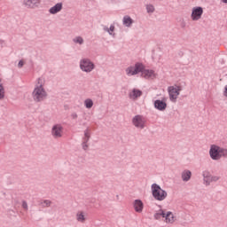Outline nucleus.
<instances>
[{"label": "nucleus", "instance_id": "f257e3e1", "mask_svg": "<svg viewBox=\"0 0 227 227\" xmlns=\"http://www.w3.org/2000/svg\"><path fill=\"white\" fill-rule=\"evenodd\" d=\"M128 75H134L142 73V76L145 79H154L157 75L154 70L145 69V67L141 63H137L135 67H129L126 70Z\"/></svg>", "mask_w": 227, "mask_h": 227}, {"label": "nucleus", "instance_id": "f03ea898", "mask_svg": "<svg viewBox=\"0 0 227 227\" xmlns=\"http://www.w3.org/2000/svg\"><path fill=\"white\" fill-rule=\"evenodd\" d=\"M47 98V92L43 88V80H38V84L33 91V98L35 102H42Z\"/></svg>", "mask_w": 227, "mask_h": 227}, {"label": "nucleus", "instance_id": "7ed1b4c3", "mask_svg": "<svg viewBox=\"0 0 227 227\" xmlns=\"http://www.w3.org/2000/svg\"><path fill=\"white\" fill-rule=\"evenodd\" d=\"M209 154L213 160H220L222 158H227V149L213 145H211Z\"/></svg>", "mask_w": 227, "mask_h": 227}, {"label": "nucleus", "instance_id": "20e7f679", "mask_svg": "<svg viewBox=\"0 0 227 227\" xmlns=\"http://www.w3.org/2000/svg\"><path fill=\"white\" fill-rule=\"evenodd\" d=\"M152 191H153V195L156 200L162 201L168 196L167 192L162 190L158 184H153Z\"/></svg>", "mask_w": 227, "mask_h": 227}, {"label": "nucleus", "instance_id": "39448f33", "mask_svg": "<svg viewBox=\"0 0 227 227\" xmlns=\"http://www.w3.org/2000/svg\"><path fill=\"white\" fill-rule=\"evenodd\" d=\"M181 90L182 88L178 85H173L168 87V91L169 93V98L171 102H176V99L178 98Z\"/></svg>", "mask_w": 227, "mask_h": 227}, {"label": "nucleus", "instance_id": "423d86ee", "mask_svg": "<svg viewBox=\"0 0 227 227\" xmlns=\"http://www.w3.org/2000/svg\"><path fill=\"white\" fill-rule=\"evenodd\" d=\"M132 123L137 127V129H145L146 120L142 115H136L132 120Z\"/></svg>", "mask_w": 227, "mask_h": 227}, {"label": "nucleus", "instance_id": "0eeeda50", "mask_svg": "<svg viewBox=\"0 0 227 227\" xmlns=\"http://www.w3.org/2000/svg\"><path fill=\"white\" fill-rule=\"evenodd\" d=\"M204 176V183L207 186L210 185L211 183H216L220 180V176H211L209 172L205 171L203 173Z\"/></svg>", "mask_w": 227, "mask_h": 227}, {"label": "nucleus", "instance_id": "6e6552de", "mask_svg": "<svg viewBox=\"0 0 227 227\" xmlns=\"http://www.w3.org/2000/svg\"><path fill=\"white\" fill-rule=\"evenodd\" d=\"M80 67L84 72H90L94 69V64L89 59H82L80 63Z\"/></svg>", "mask_w": 227, "mask_h": 227}, {"label": "nucleus", "instance_id": "1a4fd4ad", "mask_svg": "<svg viewBox=\"0 0 227 227\" xmlns=\"http://www.w3.org/2000/svg\"><path fill=\"white\" fill-rule=\"evenodd\" d=\"M203 14V8L202 7H194L192 12V19L193 20H199Z\"/></svg>", "mask_w": 227, "mask_h": 227}, {"label": "nucleus", "instance_id": "9d476101", "mask_svg": "<svg viewBox=\"0 0 227 227\" xmlns=\"http://www.w3.org/2000/svg\"><path fill=\"white\" fill-rule=\"evenodd\" d=\"M154 107L155 109H158V111H165V109H167V99L163 98L162 100H156L154 102Z\"/></svg>", "mask_w": 227, "mask_h": 227}, {"label": "nucleus", "instance_id": "9b49d317", "mask_svg": "<svg viewBox=\"0 0 227 227\" xmlns=\"http://www.w3.org/2000/svg\"><path fill=\"white\" fill-rule=\"evenodd\" d=\"M51 134L54 137H62L63 129L59 124L53 126Z\"/></svg>", "mask_w": 227, "mask_h": 227}, {"label": "nucleus", "instance_id": "f8f14e48", "mask_svg": "<svg viewBox=\"0 0 227 227\" xmlns=\"http://www.w3.org/2000/svg\"><path fill=\"white\" fill-rule=\"evenodd\" d=\"M164 219L167 224H173L176 221V217L170 211L165 212Z\"/></svg>", "mask_w": 227, "mask_h": 227}, {"label": "nucleus", "instance_id": "ddd939ff", "mask_svg": "<svg viewBox=\"0 0 227 227\" xmlns=\"http://www.w3.org/2000/svg\"><path fill=\"white\" fill-rule=\"evenodd\" d=\"M134 209L137 213L141 214L144 210V203L140 200H136L133 203Z\"/></svg>", "mask_w": 227, "mask_h": 227}, {"label": "nucleus", "instance_id": "4468645a", "mask_svg": "<svg viewBox=\"0 0 227 227\" xmlns=\"http://www.w3.org/2000/svg\"><path fill=\"white\" fill-rule=\"evenodd\" d=\"M41 0H24V4L29 8L38 7Z\"/></svg>", "mask_w": 227, "mask_h": 227}, {"label": "nucleus", "instance_id": "2eb2a0df", "mask_svg": "<svg viewBox=\"0 0 227 227\" xmlns=\"http://www.w3.org/2000/svg\"><path fill=\"white\" fill-rule=\"evenodd\" d=\"M142 95V91L137 89H134L133 90H131V92L129 93V98L131 100H137V98H138L139 97H141Z\"/></svg>", "mask_w": 227, "mask_h": 227}, {"label": "nucleus", "instance_id": "dca6fc26", "mask_svg": "<svg viewBox=\"0 0 227 227\" xmlns=\"http://www.w3.org/2000/svg\"><path fill=\"white\" fill-rule=\"evenodd\" d=\"M76 220L81 223H84L86 221V213L83 211H78L76 214Z\"/></svg>", "mask_w": 227, "mask_h": 227}, {"label": "nucleus", "instance_id": "f3484780", "mask_svg": "<svg viewBox=\"0 0 227 227\" xmlns=\"http://www.w3.org/2000/svg\"><path fill=\"white\" fill-rule=\"evenodd\" d=\"M61 9H62V4H61V3H59V4H57L56 5H54L53 7H51L49 12H50L51 14H56V13H58L59 12H60Z\"/></svg>", "mask_w": 227, "mask_h": 227}, {"label": "nucleus", "instance_id": "a211bd4d", "mask_svg": "<svg viewBox=\"0 0 227 227\" xmlns=\"http://www.w3.org/2000/svg\"><path fill=\"white\" fill-rule=\"evenodd\" d=\"M192 172L189 170H185L182 174V179L184 182H188L191 179Z\"/></svg>", "mask_w": 227, "mask_h": 227}, {"label": "nucleus", "instance_id": "6ab92c4d", "mask_svg": "<svg viewBox=\"0 0 227 227\" xmlns=\"http://www.w3.org/2000/svg\"><path fill=\"white\" fill-rule=\"evenodd\" d=\"M5 97V90L2 82V79L0 78V100H4Z\"/></svg>", "mask_w": 227, "mask_h": 227}, {"label": "nucleus", "instance_id": "aec40b11", "mask_svg": "<svg viewBox=\"0 0 227 227\" xmlns=\"http://www.w3.org/2000/svg\"><path fill=\"white\" fill-rule=\"evenodd\" d=\"M133 23V20L129 16H125L123 18V24L126 27H130V25Z\"/></svg>", "mask_w": 227, "mask_h": 227}, {"label": "nucleus", "instance_id": "412c9836", "mask_svg": "<svg viewBox=\"0 0 227 227\" xmlns=\"http://www.w3.org/2000/svg\"><path fill=\"white\" fill-rule=\"evenodd\" d=\"M165 213L163 210H160L158 213L155 214L154 218L156 220H160L161 218L164 219Z\"/></svg>", "mask_w": 227, "mask_h": 227}, {"label": "nucleus", "instance_id": "4be33fe9", "mask_svg": "<svg viewBox=\"0 0 227 227\" xmlns=\"http://www.w3.org/2000/svg\"><path fill=\"white\" fill-rule=\"evenodd\" d=\"M84 106L87 109H91V107H93V101L88 98L84 101Z\"/></svg>", "mask_w": 227, "mask_h": 227}, {"label": "nucleus", "instance_id": "5701e85b", "mask_svg": "<svg viewBox=\"0 0 227 227\" xmlns=\"http://www.w3.org/2000/svg\"><path fill=\"white\" fill-rule=\"evenodd\" d=\"M74 42L75 43L82 44V43H83V39H82V37H81V36H77V37H75V38L74 39Z\"/></svg>", "mask_w": 227, "mask_h": 227}, {"label": "nucleus", "instance_id": "b1692460", "mask_svg": "<svg viewBox=\"0 0 227 227\" xmlns=\"http://www.w3.org/2000/svg\"><path fill=\"white\" fill-rule=\"evenodd\" d=\"M84 136H85L84 141H86V143H88V141L90 137V133L89 129H86L84 131Z\"/></svg>", "mask_w": 227, "mask_h": 227}, {"label": "nucleus", "instance_id": "393cba45", "mask_svg": "<svg viewBox=\"0 0 227 227\" xmlns=\"http://www.w3.org/2000/svg\"><path fill=\"white\" fill-rule=\"evenodd\" d=\"M43 207H49L51 205V201L49 200H43V202L42 203Z\"/></svg>", "mask_w": 227, "mask_h": 227}, {"label": "nucleus", "instance_id": "a878e982", "mask_svg": "<svg viewBox=\"0 0 227 227\" xmlns=\"http://www.w3.org/2000/svg\"><path fill=\"white\" fill-rule=\"evenodd\" d=\"M146 10H147V12H148L149 13H152V12H154V6L152 5V4H148V5L146 6Z\"/></svg>", "mask_w": 227, "mask_h": 227}, {"label": "nucleus", "instance_id": "bb28decb", "mask_svg": "<svg viewBox=\"0 0 227 227\" xmlns=\"http://www.w3.org/2000/svg\"><path fill=\"white\" fill-rule=\"evenodd\" d=\"M105 30H106V32H108L110 35H113V32L114 31V26L112 25V26L110 27V28L106 27Z\"/></svg>", "mask_w": 227, "mask_h": 227}, {"label": "nucleus", "instance_id": "cd10ccee", "mask_svg": "<svg viewBox=\"0 0 227 227\" xmlns=\"http://www.w3.org/2000/svg\"><path fill=\"white\" fill-rule=\"evenodd\" d=\"M22 208L27 210V203L26 201L22 202Z\"/></svg>", "mask_w": 227, "mask_h": 227}, {"label": "nucleus", "instance_id": "c85d7f7f", "mask_svg": "<svg viewBox=\"0 0 227 227\" xmlns=\"http://www.w3.org/2000/svg\"><path fill=\"white\" fill-rule=\"evenodd\" d=\"M82 147L84 150H87L88 145H87V142L84 140V143L82 144Z\"/></svg>", "mask_w": 227, "mask_h": 227}, {"label": "nucleus", "instance_id": "c756f323", "mask_svg": "<svg viewBox=\"0 0 227 227\" xmlns=\"http://www.w3.org/2000/svg\"><path fill=\"white\" fill-rule=\"evenodd\" d=\"M24 65V61L23 60H20L18 64L19 67H22Z\"/></svg>", "mask_w": 227, "mask_h": 227}, {"label": "nucleus", "instance_id": "7c9ffc66", "mask_svg": "<svg viewBox=\"0 0 227 227\" xmlns=\"http://www.w3.org/2000/svg\"><path fill=\"white\" fill-rule=\"evenodd\" d=\"M224 97L227 98V85L224 87V91H223Z\"/></svg>", "mask_w": 227, "mask_h": 227}, {"label": "nucleus", "instance_id": "2f4dec72", "mask_svg": "<svg viewBox=\"0 0 227 227\" xmlns=\"http://www.w3.org/2000/svg\"><path fill=\"white\" fill-rule=\"evenodd\" d=\"M222 2H223V3L227 4V0H222Z\"/></svg>", "mask_w": 227, "mask_h": 227}]
</instances>
